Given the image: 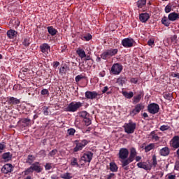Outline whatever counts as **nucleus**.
<instances>
[{
    "instance_id": "nucleus-18",
    "label": "nucleus",
    "mask_w": 179,
    "mask_h": 179,
    "mask_svg": "<svg viewBox=\"0 0 179 179\" xmlns=\"http://www.w3.org/2000/svg\"><path fill=\"white\" fill-rule=\"evenodd\" d=\"M178 19H179V13H177L176 12L171 13L168 15V20L170 22H176V20H177Z\"/></svg>"
},
{
    "instance_id": "nucleus-51",
    "label": "nucleus",
    "mask_w": 179,
    "mask_h": 179,
    "mask_svg": "<svg viewBox=\"0 0 179 179\" xmlns=\"http://www.w3.org/2000/svg\"><path fill=\"white\" fill-rule=\"evenodd\" d=\"M41 94H42V96H45V94L48 95L50 94V92L47 89H43L41 92Z\"/></svg>"
},
{
    "instance_id": "nucleus-12",
    "label": "nucleus",
    "mask_w": 179,
    "mask_h": 179,
    "mask_svg": "<svg viewBox=\"0 0 179 179\" xmlns=\"http://www.w3.org/2000/svg\"><path fill=\"white\" fill-rule=\"evenodd\" d=\"M128 155H129V151H128V149L121 148L119 151V159L125 160V159H128Z\"/></svg>"
},
{
    "instance_id": "nucleus-45",
    "label": "nucleus",
    "mask_w": 179,
    "mask_h": 179,
    "mask_svg": "<svg viewBox=\"0 0 179 179\" xmlns=\"http://www.w3.org/2000/svg\"><path fill=\"white\" fill-rule=\"evenodd\" d=\"M71 166H77V167H79V164L78 163V159L73 157L71 161Z\"/></svg>"
},
{
    "instance_id": "nucleus-48",
    "label": "nucleus",
    "mask_w": 179,
    "mask_h": 179,
    "mask_svg": "<svg viewBox=\"0 0 179 179\" xmlns=\"http://www.w3.org/2000/svg\"><path fill=\"white\" fill-rule=\"evenodd\" d=\"M151 165H152L154 167L157 166V159L156 158V155H152V164Z\"/></svg>"
},
{
    "instance_id": "nucleus-24",
    "label": "nucleus",
    "mask_w": 179,
    "mask_h": 179,
    "mask_svg": "<svg viewBox=\"0 0 179 179\" xmlns=\"http://www.w3.org/2000/svg\"><path fill=\"white\" fill-rule=\"evenodd\" d=\"M17 36V31L14 29H10L7 31V36L8 38H15Z\"/></svg>"
},
{
    "instance_id": "nucleus-22",
    "label": "nucleus",
    "mask_w": 179,
    "mask_h": 179,
    "mask_svg": "<svg viewBox=\"0 0 179 179\" xmlns=\"http://www.w3.org/2000/svg\"><path fill=\"white\" fill-rule=\"evenodd\" d=\"M142 97H143V93L142 92H141L138 95L134 96L133 99V104H138V103L141 101V99H142Z\"/></svg>"
},
{
    "instance_id": "nucleus-54",
    "label": "nucleus",
    "mask_w": 179,
    "mask_h": 179,
    "mask_svg": "<svg viewBox=\"0 0 179 179\" xmlns=\"http://www.w3.org/2000/svg\"><path fill=\"white\" fill-rule=\"evenodd\" d=\"M43 114H44V115H48L49 112H48V106H44L43 107Z\"/></svg>"
},
{
    "instance_id": "nucleus-14",
    "label": "nucleus",
    "mask_w": 179,
    "mask_h": 179,
    "mask_svg": "<svg viewBox=\"0 0 179 179\" xmlns=\"http://www.w3.org/2000/svg\"><path fill=\"white\" fill-rule=\"evenodd\" d=\"M134 161L131 159V158L125 159H122L121 163H122V167H123L124 170L127 171V170H129V166H128V164L130 163H132Z\"/></svg>"
},
{
    "instance_id": "nucleus-43",
    "label": "nucleus",
    "mask_w": 179,
    "mask_h": 179,
    "mask_svg": "<svg viewBox=\"0 0 179 179\" xmlns=\"http://www.w3.org/2000/svg\"><path fill=\"white\" fill-rule=\"evenodd\" d=\"M75 132H76V130L73 128H70L67 130V134L69 136H73V135H75Z\"/></svg>"
},
{
    "instance_id": "nucleus-33",
    "label": "nucleus",
    "mask_w": 179,
    "mask_h": 179,
    "mask_svg": "<svg viewBox=\"0 0 179 179\" xmlns=\"http://www.w3.org/2000/svg\"><path fill=\"white\" fill-rule=\"evenodd\" d=\"M122 94L123 96H124V97L126 99H132L134 97V93L132 92H126V91H124L122 92Z\"/></svg>"
},
{
    "instance_id": "nucleus-13",
    "label": "nucleus",
    "mask_w": 179,
    "mask_h": 179,
    "mask_svg": "<svg viewBox=\"0 0 179 179\" xmlns=\"http://www.w3.org/2000/svg\"><path fill=\"white\" fill-rule=\"evenodd\" d=\"M171 146L173 149H178L179 148V136H175L171 141Z\"/></svg>"
},
{
    "instance_id": "nucleus-63",
    "label": "nucleus",
    "mask_w": 179,
    "mask_h": 179,
    "mask_svg": "<svg viewBox=\"0 0 179 179\" xmlns=\"http://www.w3.org/2000/svg\"><path fill=\"white\" fill-rule=\"evenodd\" d=\"M141 159H142V157H141L139 156L136 157V162H140Z\"/></svg>"
},
{
    "instance_id": "nucleus-35",
    "label": "nucleus",
    "mask_w": 179,
    "mask_h": 179,
    "mask_svg": "<svg viewBox=\"0 0 179 179\" xmlns=\"http://www.w3.org/2000/svg\"><path fill=\"white\" fill-rule=\"evenodd\" d=\"M61 178L63 179H71L72 178V173L66 172L60 176Z\"/></svg>"
},
{
    "instance_id": "nucleus-46",
    "label": "nucleus",
    "mask_w": 179,
    "mask_h": 179,
    "mask_svg": "<svg viewBox=\"0 0 179 179\" xmlns=\"http://www.w3.org/2000/svg\"><path fill=\"white\" fill-rule=\"evenodd\" d=\"M22 44L25 47H29V45H30V38H24L22 42Z\"/></svg>"
},
{
    "instance_id": "nucleus-56",
    "label": "nucleus",
    "mask_w": 179,
    "mask_h": 179,
    "mask_svg": "<svg viewBox=\"0 0 179 179\" xmlns=\"http://www.w3.org/2000/svg\"><path fill=\"white\" fill-rule=\"evenodd\" d=\"M130 82L131 83H134V85H136V83H138V80L137 78H131Z\"/></svg>"
},
{
    "instance_id": "nucleus-50",
    "label": "nucleus",
    "mask_w": 179,
    "mask_h": 179,
    "mask_svg": "<svg viewBox=\"0 0 179 179\" xmlns=\"http://www.w3.org/2000/svg\"><path fill=\"white\" fill-rule=\"evenodd\" d=\"M83 38H85L86 41H89L92 40V34H87L85 36H83Z\"/></svg>"
},
{
    "instance_id": "nucleus-9",
    "label": "nucleus",
    "mask_w": 179,
    "mask_h": 179,
    "mask_svg": "<svg viewBox=\"0 0 179 179\" xmlns=\"http://www.w3.org/2000/svg\"><path fill=\"white\" fill-rule=\"evenodd\" d=\"M134 43H135V41L132 38H126L122 41V45L125 48H131V47H134Z\"/></svg>"
},
{
    "instance_id": "nucleus-64",
    "label": "nucleus",
    "mask_w": 179,
    "mask_h": 179,
    "mask_svg": "<svg viewBox=\"0 0 179 179\" xmlns=\"http://www.w3.org/2000/svg\"><path fill=\"white\" fill-rule=\"evenodd\" d=\"M51 178H52V179H58L59 178H58V176H55V175H52V176H51Z\"/></svg>"
},
{
    "instance_id": "nucleus-11",
    "label": "nucleus",
    "mask_w": 179,
    "mask_h": 179,
    "mask_svg": "<svg viewBox=\"0 0 179 179\" xmlns=\"http://www.w3.org/2000/svg\"><path fill=\"white\" fill-rule=\"evenodd\" d=\"M143 108H145V106L142 103H138L136 105L135 108L130 112V115L134 117V115H136V114H139L141 110H143Z\"/></svg>"
},
{
    "instance_id": "nucleus-47",
    "label": "nucleus",
    "mask_w": 179,
    "mask_h": 179,
    "mask_svg": "<svg viewBox=\"0 0 179 179\" xmlns=\"http://www.w3.org/2000/svg\"><path fill=\"white\" fill-rule=\"evenodd\" d=\"M57 153H58V150L54 149L49 152L48 156H50V157H54V156H55V155H57Z\"/></svg>"
},
{
    "instance_id": "nucleus-60",
    "label": "nucleus",
    "mask_w": 179,
    "mask_h": 179,
    "mask_svg": "<svg viewBox=\"0 0 179 179\" xmlns=\"http://www.w3.org/2000/svg\"><path fill=\"white\" fill-rule=\"evenodd\" d=\"M168 179H176V175H168Z\"/></svg>"
},
{
    "instance_id": "nucleus-10",
    "label": "nucleus",
    "mask_w": 179,
    "mask_h": 179,
    "mask_svg": "<svg viewBox=\"0 0 179 179\" xmlns=\"http://www.w3.org/2000/svg\"><path fill=\"white\" fill-rule=\"evenodd\" d=\"M97 96H101V94H99L96 91H87L85 92V97L88 100H94V99H97Z\"/></svg>"
},
{
    "instance_id": "nucleus-49",
    "label": "nucleus",
    "mask_w": 179,
    "mask_h": 179,
    "mask_svg": "<svg viewBox=\"0 0 179 179\" xmlns=\"http://www.w3.org/2000/svg\"><path fill=\"white\" fill-rule=\"evenodd\" d=\"M170 126L169 125H162L160 127L159 129L160 131H167L168 129H170Z\"/></svg>"
},
{
    "instance_id": "nucleus-53",
    "label": "nucleus",
    "mask_w": 179,
    "mask_h": 179,
    "mask_svg": "<svg viewBox=\"0 0 179 179\" xmlns=\"http://www.w3.org/2000/svg\"><path fill=\"white\" fill-rule=\"evenodd\" d=\"M148 45L150 47H153V45H155V40H154V39H150V40L148 41Z\"/></svg>"
},
{
    "instance_id": "nucleus-8",
    "label": "nucleus",
    "mask_w": 179,
    "mask_h": 179,
    "mask_svg": "<svg viewBox=\"0 0 179 179\" xmlns=\"http://www.w3.org/2000/svg\"><path fill=\"white\" fill-rule=\"evenodd\" d=\"M80 159L83 162H85V163H90V162L93 160V152L87 151L83 155Z\"/></svg>"
},
{
    "instance_id": "nucleus-5",
    "label": "nucleus",
    "mask_w": 179,
    "mask_h": 179,
    "mask_svg": "<svg viewBox=\"0 0 179 179\" xmlns=\"http://www.w3.org/2000/svg\"><path fill=\"white\" fill-rule=\"evenodd\" d=\"M76 147L73 148V152H79L82 150L89 143V141L84 139L82 140L80 142L79 141L76 140Z\"/></svg>"
},
{
    "instance_id": "nucleus-28",
    "label": "nucleus",
    "mask_w": 179,
    "mask_h": 179,
    "mask_svg": "<svg viewBox=\"0 0 179 179\" xmlns=\"http://www.w3.org/2000/svg\"><path fill=\"white\" fill-rule=\"evenodd\" d=\"M127 78L126 77H120L117 80V83H118L120 86H123L124 84L127 83Z\"/></svg>"
},
{
    "instance_id": "nucleus-19",
    "label": "nucleus",
    "mask_w": 179,
    "mask_h": 179,
    "mask_svg": "<svg viewBox=\"0 0 179 179\" xmlns=\"http://www.w3.org/2000/svg\"><path fill=\"white\" fill-rule=\"evenodd\" d=\"M150 18V16L148 13H141L139 15L140 21L142 22V23H146V22H148V20H149Z\"/></svg>"
},
{
    "instance_id": "nucleus-17",
    "label": "nucleus",
    "mask_w": 179,
    "mask_h": 179,
    "mask_svg": "<svg viewBox=\"0 0 179 179\" xmlns=\"http://www.w3.org/2000/svg\"><path fill=\"white\" fill-rule=\"evenodd\" d=\"M13 170L12 169V164H6L1 168V172L3 174H8V173H12Z\"/></svg>"
},
{
    "instance_id": "nucleus-55",
    "label": "nucleus",
    "mask_w": 179,
    "mask_h": 179,
    "mask_svg": "<svg viewBox=\"0 0 179 179\" xmlns=\"http://www.w3.org/2000/svg\"><path fill=\"white\" fill-rule=\"evenodd\" d=\"M59 73H66V70L65 69V66H62L59 69Z\"/></svg>"
},
{
    "instance_id": "nucleus-21",
    "label": "nucleus",
    "mask_w": 179,
    "mask_h": 179,
    "mask_svg": "<svg viewBox=\"0 0 179 179\" xmlns=\"http://www.w3.org/2000/svg\"><path fill=\"white\" fill-rule=\"evenodd\" d=\"M159 155L164 157L169 156L170 155V148L169 147L162 148L159 151Z\"/></svg>"
},
{
    "instance_id": "nucleus-2",
    "label": "nucleus",
    "mask_w": 179,
    "mask_h": 179,
    "mask_svg": "<svg viewBox=\"0 0 179 179\" xmlns=\"http://www.w3.org/2000/svg\"><path fill=\"white\" fill-rule=\"evenodd\" d=\"M83 106V103H82V102L73 101L67 106L66 111H68L69 113H76V111H78V110Z\"/></svg>"
},
{
    "instance_id": "nucleus-38",
    "label": "nucleus",
    "mask_w": 179,
    "mask_h": 179,
    "mask_svg": "<svg viewBox=\"0 0 179 179\" xmlns=\"http://www.w3.org/2000/svg\"><path fill=\"white\" fill-rule=\"evenodd\" d=\"M146 5V0H138L137 1V6L139 8H143Z\"/></svg>"
},
{
    "instance_id": "nucleus-39",
    "label": "nucleus",
    "mask_w": 179,
    "mask_h": 179,
    "mask_svg": "<svg viewBox=\"0 0 179 179\" xmlns=\"http://www.w3.org/2000/svg\"><path fill=\"white\" fill-rule=\"evenodd\" d=\"M80 117H81L82 118H83L85 120V118H87V117H90V114H89L88 113H87L86 111H82L79 113Z\"/></svg>"
},
{
    "instance_id": "nucleus-23",
    "label": "nucleus",
    "mask_w": 179,
    "mask_h": 179,
    "mask_svg": "<svg viewBox=\"0 0 179 179\" xmlns=\"http://www.w3.org/2000/svg\"><path fill=\"white\" fill-rule=\"evenodd\" d=\"M109 170H110L112 173H117V171H118V166H117L115 162H110L109 164Z\"/></svg>"
},
{
    "instance_id": "nucleus-36",
    "label": "nucleus",
    "mask_w": 179,
    "mask_h": 179,
    "mask_svg": "<svg viewBox=\"0 0 179 179\" xmlns=\"http://www.w3.org/2000/svg\"><path fill=\"white\" fill-rule=\"evenodd\" d=\"M155 143H150V144L146 145L144 148L145 152L146 153H148V152H150V150H152V149H155Z\"/></svg>"
},
{
    "instance_id": "nucleus-44",
    "label": "nucleus",
    "mask_w": 179,
    "mask_h": 179,
    "mask_svg": "<svg viewBox=\"0 0 179 179\" xmlns=\"http://www.w3.org/2000/svg\"><path fill=\"white\" fill-rule=\"evenodd\" d=\"M171 9H173V6L171 3L168 4L165 7V13H170V12H171Z\"/></svg>"
},
{
    "instance_id": "nucleus-25",
    "label": "nucleus",
    "mask_w": 179,
    "mask_h": 179,
    "mask_svg": "<svg viewBox=\"0 0 179 179\" xmlns=\"http://www.w3.org/2000/svg\"><path fill=\"white\" fill-rule=\"evenodd\" d=\"M20 122L23 124L24 127H30L31 124V120L29 118H22L20 120Z\"/></svg>"
},
{
    "instance_id": "nucleus-37",
    "label": "nucleus",
    "mask_w": 179,
    "mask_h": 179,
    "mask_svg": "<svg viewBox=\"0 0 179 179\" xmlns=\"http://www.w3.org/2000/svg\"><path fill=\"white\" fill-rule=\"evenodd\" d=\"M150 136H151V139H152L153 141H155L156 142H157V141L160 139V137H159V136L156 134V132H155V131L150 133Z\"/></svg>"
},
{
    "instance_id": "nucleus-34",
    "label": "nucleus",
    "mask_w": 179,
    "mask_h": 179,
    "mask_svg": "<svg viewBox=\"0 0 179 179\" xmlns=\"http://www.w3.org/2000/svg\"><path fill=\"white\" fill-rule=\"evenodd\" d=\"M34 160H36V157L33 155H28V157L27 159L26 163H27L28 164H33V162H34Z\"/></svg>"
},
{
    "instance_id": "nucleus-61",
    "label": "nucleus",
    "mask_w": 179,
    "mask_h": 179,
    "mask_svg": "<svg viewBox=\"0 0 179 179\" xmlns=\"http://www.w3.org/2000/svg\"><path fill=\"white\" fill-rule=\"evenodd\" d=\"M172 76L173 78H178V79H179V73H172Z\"/></svg>"
},
{
    "instance_id": "nucleus-58",
    "label": "nucleus",
    "mask_w": 179,
    "mask_h": 179,
    "mask_svg": "<svg viewBox=\"0 0 179 179\" xmlns=\"http://www.w3.org/2000/svg\"><path fill=\"white\" fill-rule=\"evenodd\" d=\"M108 90V87L106 86L103 87V89L102 90V94H104V93L107 92Z\"/></svg>"
},
{
    "instance_id": "nucleus-52",
    "label": "nucleus",
    "mask_w": 179,
    "mask_h": 179,
    "mask_svg": "<svg viewBox=\"0 0 179 179\" xmlns=\"http://www.w3.org/2000/svg\"><path fill=\"white\" fill-rule=\"evenodd\" d=\"M51 169H52V164L51 163H47L45 165V170H51Z\"/></svg>"
},
{
    "instance_id": "nucleus-4",
    "label": "nucleus",
    "mask_w": 179,
    "mask_h": 179,
    "mask_svg": "<svg viewBox=\"0 0 179 179\" xmlns=\"http://www.w3.org/2000/svg\"><path fill=\"white\" fill-rule=\"evenodd\" d=\"M117 54H118V49H109L101 55V58H102V59H108V58L114 57V55H117Z\"/></svg>"
},
{
    "instance_id": "nucleus-31",
    "label": "nucleus",
    "mask_w": 179,
    "mask_h": 179,
    "mask_svg": "<svg viewBox=\"0 0 179 179\" xmlns=\"http://www.w3.org/2000/svg\"><path fill=\"white\" fill-rule=\"evenodd\" d=\"M162 24H164L166 27H169L170 26V20L167 19L166 16H164L161 20Z\"/></svg>"
},
{
    "instance_id": "nucleus-57",
    "label": "nucleus",
    "mask_w": 179,
    "mask_h": 179,
    "mask_svg": "<svg viewBox=\"0 0 179 179\" xmlns=\"http://www.w3.org/2000/svg\"><path fill=\"white\" fill-rule=\"evenodd\" d=\"M59 66V62H53V67L54 68H58Z\"/></svg>"
},
{
    "instance_id": "nucleus-16",
    "label": "nucleus",
    "mask_w": 179,
    "mask_h": 179,
    "mask_svg": "<svg viewBox=\"0 0 179 179\" xmlns=\"http://www.w3.org/2000/svg\"><path fill=\"white\" fill-rule=\"evenodd\" d=\"M7 103H8V104H10V106L20 104V99H17V98H15L13 96H9V97H8Z\"/></svg>"
},
{
    "instance_id": "nucleus-3",
    "label": "nucleus",
    "mask_w": 179,
    "mask_h": 179,
    "mask_svg": "<svg viewBox=\"0 0 179 179\" xmlns=\"http://www.w3.org/2000/svg\"><path fill=\"white\" fill-rule=\"evenodd\" d=\"M123 127L124 128V132H126V134H134L136 129V123L129 120L128 123L124 124Z\"/></svg>"
},
{
    "instance_id": "nucleus-20",
    "label": "nucleus",
    "mask_w": 179,
    "mask_h": 179,
    "mask_svg": "<svg viewBox=\"0 0 179 179\" xmlns=\"http://www.w3.org/2000/svg\"><path fill=\"white\" fill-rule=\"evenodd\" d=\"M51 47L48 43H43L42 45H40V50L41 52L48 54V51H50Z\"/></svg>"
},
{
    "instance_id": "nucleus-32",
    "label": "nucleus",
    "mask_w": 179,
    "mask_h": 179,
    "mask_svg": "<svg viewBox=\"0 0 179 179\" xmlns=\"http://www.w3.org/2000/svg\"><path fill=\"white\" fill-rule=\"evenodd\" d=\"M136 156V150L135 148H131V151H130V155H129V158L131 160L134 161Z\"/></svg>"
},
{
    "instance_id": "nucleus-27",
    "label": "nucleus",
    "mask_w": 179,
    "mask_h": 179,
    "mask_svg": "<svg viewBox=\"0 0 179 179\" xmlns=\"http://www.w3.org/2000/svg\"><path fill=\"white\" fill-rule=\"evenodd\" d=\"M2 159L5 160V162H9L10 160H12V155L10 152H5L2 155Z\"/></svg>"
},
{
    "instance_id": "nucleus-30",
    "label": "nucleus",
    "mask_w": 179,
    "mask_h": 179,
    "mask_svg": "<svg viewBox=\"0 0 179 179\" xmlns=\"http://www.w3.org/2000/svg\"><path fill=\"white\" fill-rule=\"evenodd\" d=\"M76 52L78 55L80 57V58H81V59H83V58H85V57H86V52H85V50H83V49L78 48L76 50Z\"/></svg>"
},
{
    "instance_id": "nucleus-7",
    "label": "nucleus",
    "mask_w": 179,
    "mask_h": 179,
    "mask_svg": "<svg viewBox=\"0 0 179 179\" xmlns=\"http://www.w3.org/2000/svg\"><path fill=\"white\" fill-rule=\"evenodd\" d=\"M160 110V107L159 106V104L157 103H150L148 106V110L150 114H157L159 113V110Z\"/></svg>"
},
{
    "instance_id": "nucleus-42",
    "label": "nucleus",
    "mask_w": 179,
    "mask_h": 179,
    "mask_svg": "<svg viewBox=\"0 0 179 179\" xmlns=\"http://www.w3.org/2000/svg\"><path fill=\"white\" fill-rule=\"evenodd\" d=\"M116 177L115 173H110L105 176V179H115Z\"/></svg>"
},
{
    "instance_id": "nucleus-40",
    "label": "nucleus",
    "mask_w": 179,
    "mask_h": 179,
    "mask_svg": "<svg viewBox=\"0 0 179 179\" xmlns=\"http://www.w3.org/2000/svg\"><path fill=\"white\" fill-rule=\"evenodd\" d=\"M83 121L86 127H89V125L92 124V120L90 119V117H85L83 119Z\"/></svg>"
},
{
    "instance_id": "nucleus-15",
    "label": "nucleus",
    "mask_w": 179,
    "mask_h": 179,
    "mask_svg": "<svg viewBox=\"0 0 179 179\" xmlns=\"http://www.w3.org/2000/svg\"><path fill=\"white\" fill-rule=\"evenodd\" d=\"M137 167L139 169H143L146 171H150L152 170V164H148L146 162H139L137 164Z\"/></svg>"
},
{
    "instance_id": "nucleus-6",
    "label": "nucleus",
    "mask_w": 179,
    "mask_h": 179,
    "mask_svg": "<svg viewBox=\"0 0 179 179\" xmlns=\"http://www.w3.org/2000/svg\"><path fill=\"white\" fill-rule=\"evenodd\" d=\"M122 69L123 67L121 64L115 63L112 66L110 72L113 75H120L122 72Z\"/></svg>"
},
{
    "instance_id": "nucleus-29",
    "label": "nucleus",
    "mask_w": 179,
    "mask_h": 179,
    "mask_svg": "<svg viewBox=\"0 0 179 179\" xmlns=\"http://www.w3.org/2000/svg\"><path fill=\"white\" fill-rule=\"evenodd\" d=\"M163 97L169 101H173V94L170 92H165L163 94Z\"/></svg>"
},
{
    "instance_id": "nucleus-41",
    "label": "nucleus",
    "mask_w": 179,
    "mask_h": 179,
    "mask_svg": "<svg viewBox=\"0 0 179 179\" xmlns=\"http://www.w3.org/2000/svg\"><path fill=\"white\" fill-rule=\"evenodd\" d=\"M82 79H86V77L82 74L78 75L76 77L75 80L76 83H78V82H80Z\"/></svg>"
},
{
    "instance_id": "nucleus-62",
    "label": "nucleus",
    "mask_w": 179,
    "mask_h": 179,
    "mask_svg": "<svg viewBox=\"0 0 179 179\" xmlns=\"http://www.w3.org/2000/svg\"><path fill=\"white\" fill-rule=\"evenodd\" d=\"M176 170H179V162H177L175 165Z\"/></svg>"
},
{
    "instance_id": "nucleus-26",
    "label": "nucleus",
    "mask_w": 179,
    "mask_h": 179,
    "mask_svg": "<svg viewBox=\"0 0 179 179\" xmlns=\"http://www.w3.org/2000/svg\"><path fill=\"white\" fill-rule=\"evenodd\" d=\"M48 31L49 33V34H50V36H55L57 34V33H58V31L54 28V27L50 26V27H48Z\"/></svg>"
},
{
    "instance_id": "nucleus-59",
    "label": "nucleus",
    "mask_w": 179,
    "mask_h": 179,
    "mask_svg": "<svg viewBox=\"0 0 179 179\" xmlns=\"http://www.w3.org/2000/svg\"><path fill=\"white\" fill-rule=\"evenodd\" d=\"M3 149H5V145L0 143V153H2V152H3Z\"/></svg>"
},
{
    "instance_id": "nucleus-1",
    "label": "nucleus",
    "mask_w": 179,
    "mask_h": 179,
    "mask_svg": "<svg viewBox=\"0 0 179 179\" xmlns=\"http://www.w3.org/2000/svg\"><path fill=\"white\" fill-rule=\"evenodd\" d=\"M34 171L38 173H41V171H43V167H41L40 162H36L31 164V166L27 169L24 171V174L25 176H27L30 174V173H33Z\"/></svg>"
}]
</instances>
